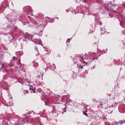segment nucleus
<instances>
[{"mask_svg":"<svg viewBox=\"0 0 125 125\" xmlns=\"http://www.w3.org/2000/svg\"><path fill=\"white\" fill-rule=\"evenodd\" d=\"M87 112V109L86 108V107H84L83 108V114L85 116H87V113H86Z\"/></svg>","mask_w":125,"mask_h":125,"instance_id":"1","label":"nucleus"},{"mask_svg":"<svg viewBox=\"0 0 125 125\" xmlns=\"http://www.w3.org/2000/svg\"><path fill=\"white\" fill-rule=\"evenodd\" d=\"M28 86H30L29 90H30L31 91H32L34 93H36V90L35 89H33V88H32V87H33V86L32 85L29 84Z\"/></svg>","mask_w":125,"mask_h":125,"instance_id":"2","label":"nucleus"},{"mask_svg":"<svg viewBox=\"0 0 125 125\" xmlns=\"http://www.w3.org/2000/svg\"><path fill=\"white\" fill-rule=\"evenodd\" d=\"M25 34H26V37H28L29 38H30V39H31V40H32V39H33V36L32 35H30L28 33H26Z\"/></svg>","mask_w":125,"mask_h":125,"instance_id":"3","label":"nucleus"},{"mask_svg":"<svg viewBox=\"0 0 125 125\" xmlns=\"http://www.w3.org/2000/svg\"><path fill=\"white\" fill-rule=\"evenodd\" d=\"M119 123H120L121 125H123V124H124V123H125V121H121L119 122Z\"/></svg>","mask_w":125,"mask_h":125,"instance_id":"4","label":"nucleus"},{"mask_svg":"<svg viewBox=\"0 0 125 125\" xmlns=\"http://www.w3.org/2000/svg\"><path fill=\"white\" fill-rule=\"evenodd\" d=\"M28 90H26V91H23V93H24V94L28 93Z\"/></svg>","mask_w":125,"mask_h":125,"instance_id":"5","label":"nucleus"},{"mask_svg":"<svg viewBox=\"0 0 125 125\" xmlns=\"http://www.w3.org/2000/svg\"><path fill=\"white\" fill-rule=\"evenodd\" d=\"M16 59H17V58L15 57H14L13 58V60L15 61V60H16Z\"/></svg>","mask_w":125,"mask_h":125,"instance_id":"6","label":"nucleus"},{"mask_svg":"<svg viewBox=\"0 0 125 125\" xmlns=\"http://www.w3.org/2000/svg\"><path fill=\"white\" fill-rule=\"evenodd\" d=\"M70 41H71V39H67L66 42H70Z\"/></svg>","mask_w":125,"mask_h":125,"instance_id":"7","label":"nucleus"},{"mask_svg":"<svg viewBox=\"0 0 125 125\" xmlns=\"http://www.w3.org/2000/svg\"><path fill=\"white\" fill-rule=\"evenodd\" d=\"M79 67H80V68H81V69H83V66H82L81 65H79Z\"/></svg>","mask_w":125,"mask_h":125,"instance_id":"8","label":"nucleus"},{"mask_svg":"<svg viewBox=\"0 0 125 125\" xmlns=\"http://www.w3.org/2000/svg\"><path fill=\"white\" fill-rule=\"evenodd\" d=\"M84 64H87V62H84Z\"/></svg>","mask_w":125,"mask_h":125,"instance_id":"9","label":"nucleus"},{"mask_svg":"<svg viewBox=\"0 0 125 125\" xmlns=\"http://www.w3.org/2000/svg\"><path fill=\"white\" fill-rule=\"evenodd\" d=\"M95 68V66H93V69H94Z\"/></svg>","mask_w":125,"mask_h":125,"instance_id":"10","label":"nucleus"},{"mask_svg":"<svg viewBox=\"0 0 125 125\" xmlns=\"http://www.w3.org/2000/svg\"><path fill=\"white\" fill-rule=\"evenodd\" d=\"M93 60V61L94 60V58H93V60Z\"/></svg>","mask_w":125,"mask_h":125,"instance_id":"11","label":"nucleus"},{"mask_svg":"<svg viewBox=\"0 0 125 125\" xmlns=\"http://www.w3.org/2000/svg\"><path fill=\"white\" fill-rule=\"evenodd\" d=\"M42 28V25L41 26Z\"/></svg>","mask_w":125,"mask_h":125,"instance_id":"12","label":"nucleus"},{"mask_svg":"<svg viewBox=\"0 0 125 125\" xmlns=\"http://www.w3.org/2000/svg\"><path fill=\"white\" fill-rule=\"evenodd\" d=\"M110 4H112L111 3H110Z\"/></svg>","mask_w":125,"mask_h":125,"instance_id":"13","label":"nucleus"},{"mask_svg":"<svg viewBox=\"0 0 125 125\" xmlns=\"http://www.w3.org/2000/svg\"><path fill=\"white\" fill-rule=\"evenodd\" d=\"M41 45H42V44H41Z\"/></svg>","mask_w":125,"mask_h":125,"instance_id":"14","label":"nucleus"},{"mask_svg":"<svg viewBox=\"0 0 125 125\" xmlns=\"http://www.w3.org/2000/svg\"><path fill=\"white\" fill-rule=\"evenodd\" d=\"M37 44H38V43H37Z\"/></svg>","mask_w":125,"mask_h":125,"instance_id":"15","label":"nucleus"},{"mask_svg":"<svg viewBox=\"0 0 125 125\" xmlns=\"http://www.w3.org/2000/svg\"><path fill=\"white\" fill-rule=\"evenodd\" d=\"M42 76H43V75H42Z\"/></svg>","mask_w":125,"mask_h":125,"instance_id":"16","label":"nucleus"}]
</instances>
